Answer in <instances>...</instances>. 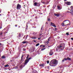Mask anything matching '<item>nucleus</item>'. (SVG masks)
I'll use <instances>...</instances> for the list:
<instances>
[{
    "mask_svg": "<svg viewBox=\"0 0 73 73\" xmlns=\"http://www.w3.org/2000/svg\"><path fill=\"white\" fill-rule=\"evenodd\" d=\"M64 48V46H62V44H60V46H57L56 48V50L57 51H59V52L60 51L59 50H63Z\"/></svg>",
    "mask_w": 73,
    "mask_h": 73,
    "instance_id": "obj_1",
    "label": "nucleus"
},
{
    "mask_svg": "<svg viewBox=\"0 0 73 73\" xmlns=\"http://www.w3.org/2000/svg\"><path fill=\"white\" fill-rule=\"evenodd\" d=\"M52 61L53 62L55 66L58 64V61L57 60H52Z\"/></svg>",
    "mask_w": 73,
    "mask_h": 73,
    "instance_id": "obj_2",
    "label": "nucleus"
},
{
    "mask_svg": "<svg viewBox=\"0 0 73 73\" xmlns=\"http://www.w3.org/2000/svg\"><path fill=\"white\" fill-rule=\"evenodd\" d=\"M50 65L51 66H55V65H54V64L52 60L50 61Z\"/></svg>",
    "mask_w": 73,
    "mask_h": 73,
    "instance_id": "obj_3",
    "label": "nucleus"
},
{
    "mask_svg": "<svg viewBox=\"0 0 73 73\" xmlns=\"http://www.w3.org/2000/svg\"><path fill=\"white\" fill-rule=\"evenodd\" d=\"M31 57L29 58L28 59H26L25 61V65H26V64H27L28 62H29V60H31Z\"/></svg>",
    "mask_w": 73,
    "mask_h": 73,
    "instance_id": "obj_4",
    "label": "nucleus"
},
{
    "mask_svg": "<svg viewBox=\"0 0 73 73\" xmlns=\"http://www.w3.org/2000/svg\"><path fill=\"white\" fill-rule=\"evenodd\" d=\"M71 60V59H70V58H69V57H68L67 58H64V59H63L62 60V62H64V61L65 60Z\"/></svg>",
    "mask_w": 73,
    "mask_h": 73,
    "instance_id": "obj_5",
    "label": "nucleus"
},
{
    "mask_svg": "<svg viewBox=\"0 0 73 73\" xmlns=\"http://www.w3.org/2000/svg\"><path fill=\"white\" fill-rule=\"evenodd\" d=\"M20 8H21V5L19 4H18L17 6V9H20Z\"/></svg>",
    "mask_w": 73,
    "mask_h": 73,
    "instance_id": "obj_6",
    "label": "nucleus"
},
{
    "mask_svg": "<svg viewBox=\"0 0 73 73\" xmlns=\"http://www.w3.org/2000/svg\"><path fill=\"white\" fill-rule=\"evenodd\" d=\"M51 25L52 26V27H53L55 28H56V25L54 24V23L51 22Z\"/></svg>",
    "mask_w": 73,
    "mask_h": 73,
    "instance_id": "obj_7",
    "label": "nucleus"
},
{
    "mask_svg": "<svg viewBox=\"0 0 73 73\" xmlns=\"http://www.w3.org/2000/svg\"><path fill=\"white\" fill-rule=\"evenodd\" d=\"M70 8L71 9L70 11L71 12H72V15H73V6H72L70 7Z\"/></svg>",
    "mask_w": 73,
    "mask_h": 73,
    "instance_id": "obj_8",
    "label": "nucleus"
},
{
    "mask_svg": "<svg viewBox=\"0 0 73 73\" xmlns=\"http://www.w3.org/2000/svg\"><path fill=\"white\" fill-rule=\"evenodd\" d=\"M66 4L67 5H71V3L70 2H67Z\"/></svg>",
    "mask_w": 73,
    "mask_h": 73,
    "instance_id": "obj_9",
    "label": "nucleus"
},
{
    "mask_svg": "<svg viewBox=\"0 0 73 73\" xmlns=\"http://www.w3.org/2000/svg\"><path fill=\"white\" fill-rule=\"evenodd\" d=\"M53 52L50 51V52L49 54L50 56H52V55H53Z\"/></svg>",
    "mask_w": 73,
    "mask_h": 73,
    "instance_id": "obj_10",
    "label": "nucleus"
},
{
    "mask_svg": "<svg viewBox=\"0 0 73 73\" xmlns=\"http://www.w3.org/2000/svg\"><path fill=\"white\" fill-rule=\"evenodd\" d=\"M31 38H32V39H36V38H37L35 37V36H33Z\"/></svg>",
    "mask_w": 73,
    "mask_h": 73,
    "instance_id": "obj_11",
    "label": "nucleus"
},
{
    "mask_svg": "<svg viewBox=\"0 0 73 73\" xmlns=\"http://www.w3.org/2000/svg\"><path fill=\"white\" fill-rule=\"evenodd\" d=\"M23 56H24V55H22V56H21V61H23Z\"/></svg>",
    "mask_w": 73,
    "mask_h": 73,
    "instance_id": "obj_12",
    "label": "nucleus"
},
{
    "mask_svg": "<svg viewBox=\"0 0 73 73\" xmlns=\"http://www.w3.org/2000/svg\"><path fill=\"white\" fill-rule=\"evenodd\" d=\"M27 42H28V41H23L22 42L23 44H25L26 43H27Z\"/></svg>",
    "mask_w": 73,
    "mask_h": 73,
    "instance_id": "obj_13",
    "label": "nucleus"
},
{
    "mask_svg": "<svg viewBox=\"0 0 73 73\" xmlns=\"http://www.w3.org/2000/svg\"><path fill=\"white\" fill-rule=\"evenodd\" d=\"M66 13H71L72 15V12H71V11H68L66 12Z\"/></svg>",
    "mask_w": 73,
    "mask_h": 73,
    "instance_id": "obj_14",
    "label": "nucleus"
},
{
    "mask_svg": "<svg viewBox=\"0 0 73 73\" xmlns=\"http://www.w3.org/2000/svg\"><path fill=\"white\" fill-rule=\"evenodd\" d=\"M58 10H60L61 9V8L60 7V6H58Z\"/></svg>",
    "mask_w": 73,
    "mask_h": 73,
    "instance_id": "obj_15",
    "label": "nucleus"
},
{
    "mask_svg": "<svg viewBox=\"0 0 73 73\" xmlns=\"http://www.w3.org/2000/svg\"><path fill=\"white\" fill-rule=\"evenodd\" d=\"M1 58H2L3 59L5 58V56H2L1 57Z\"/></svg>",
    "mask_w": 73,
    "mask_h": 73,
    "instance_id": "obj_16",
    "label": "nucleus"
},
{
    "mask_svg": "<svg viewBox=\"0 0 73 73\" xmlns=\"http://www.w3.org/2000/svg\"><path fill=\"white\" fill-rule=\"evenodd\" d=\"M9 66V65L8 64H7L5 66V67H8Z\"/></svg>",
    "mask_w": 73,
    "mask_h": 73,
    "instance_id": "obj_17",
    "label": "nucleus"
},
{
    "mask_svg": "<svg viewBox=\"0 0 73 73\" xmlns=\"http://www.w3.org/2000/svg\"><path fill=\"white\" fill-rule=\"evenodd\" d=\"M37 33V32H34L33 33V35H36Z\"/></svg>",
    "mask_w": 73,
    "mask_h": 73,
    "instance_id": "obj_18",
    "label": "nucleus"
},
{
    "mask_svg": "<svg viewBox=\"0 0 73 73\" xmlns=\"http://www.w3.org/2000/svg\"><path fill=\"white\" fill-rule=\"evenodd\" d=\"M39 44H40L38 43L36 44V46H38V45H39Z\"/></svg>",
    "mask_w": 73,
    "mask_h": 73,
    "instance_id": "obj_19",
    "label": "nucleus"
},
{
    "mask_svg": "<svg viewBox=\"0 0 73 73\" xmlns=\"http://www.w3.org/2000/svg\"><path fill=\"white\" fill-rule=\"evenodd\" d=\"M39 66H43V64H40L39 65Z\"/></svg>",
    "mask_w": 73,
    "mask_h": 73,
    "instance_id": "obj_20",
    "label": "nucleus"
},
{
    "mask_svg": "<svg viewBox=\"0 0 73 73\" xmlns=\"http://www.w3.org/2000/svg\"><path fill=\"white\" fill-rule=\"evenodd\" d=\"M29 54H27V56L26 58H28V57H29Z\"/></svg>",
    "mask_w": 73,
    "mask_h": 73,
    "instance_id": "obj_21",
    "label": "nucleus"
},
{
    "mask_svg": "<svg viewBox=\"0 0 73 73\" xmlns=\"http://www.w3.org/2000/svg\"><path fill=\"white\" fill-rule=\"evenodd\" d=\"M23 50L25 51V50H26V49H25V48H23Z\"/></svg>",
    "mask_w": 73,
    "mask_h": 73,
    "instance_id": "obj_22",
    "label": "nucleus"
},
{
    "mask_svg": "<svg viewBox=\"0 0 73 73\" xmlns=\"http://www.w3.org/2000/svg\"><path fill=\"white\" fill-rule=\"evenodd\" d=\"M34 5H37V3L36 2V3H35Z\"/></svg>",
    "mask_w": 73,
    "mask_h": 73,
    "instance_id": "obj_23",
    "label": "nucleus"
},
{
    "mask_svg": "<svg viewBox=\"0 0 73 73\" xmlns=\"http://www.w3.org/2000/svg\"><path fill=\"white\" fill-rule=\"evenodd\" d=\"M14 68L15 69H17L18 68V67L17 66L15 67Z\"/></svg>",
    "mask_w": 73,
    "mask_h": 73,
    "instance_id": "obj_24",
    "label": "nucleus"
},
{
    "mask_svg": "<svg viewBox=\"0 0 73 73\" xmlns=\"http://www.w3.org/2000/svg\"><path fill=\"white\" fill-rule=\"evenodd\" d=\"M47 64H49V61L48 60L47 61Z\"/></svg>",
    "mask_w": 73,
    "mask_h": 73,
    "instance_id": "obj_25",
    "label": "nucleus"
},
{
    "mask_svg": "<svg viewBox=\"0 0 73 73\" xmlns=\"http://www.w3.org/2000/svg\"><path fill=\"white\" fill-rule=\"evenodd\" d=\"M28 37V35H27L26 37V39H27V38Z\"/></svg>",
    "mask_w": 73,
    "mask_h": 73,
    "instance_id": "obj_26",
    "label": "nucleus"
},
{
    "mask_svg": "<svg viewBox=\"0 0 73 73\" xmlns=\"http://www.w3.org/2000/svg\"><path fill=\"white\" fill-rule=\"evenodd\" d=\"M45 48H42L41 49V50H44V49H45Z\"/></svg>",
    "mask_w": 73,
    "mask_h": 73,
    "instance_id": "obj_27",
    "label": "nucleus"
},
{
    "mask_svg": "<svg viewBox=\"0 0 73 73\" xmlns=\"http://www.w3.org/2000/svg\"><path fill=\"white\" fill-rule=\"evenodd\" d=\"M62 25L64 26V25H65V24H64V23H62Z\"/></svg>",
    "mask_w": 73,
    "mask_h": 73,
    "instance_id": "obj_28",
    "label": "nucleus"
},
{
    "mask_svg": "<svg viewBox=\"0 0 73 73\" xmlns=\"http://www.w3.org/2000/svg\"><path fill=\"white\" fill-rule=\"evenodd\" d=\"M66 35H69V33H66Z\"/></svg>",
    "mask_w": 73,
    "mask_h": 73,
    "instance_id": "obj_29",
    "label": "nucleus"
},
{
    "mask_svg": "<svg viewBox=\"0 0 73 73\" xmlns=\"http://www.w3.org/2000/svg\"><path fill=\"white\" fill-rule=\"evenodd\" d=\"M19 37H20V36H21V34H20L19 33Z\"/></svg>",
    "mask_w": 73,
    "mask_h": 73,
    "instance_id": "obj_30",
    "label": "nucleus"
},
{
    "mask_svg": "<svg viewBox=\"0 0 73 73\" xmlns=\"http://www.w3.org/2000/svg\"><path fill=\"white\" fill-rule=\"evenodd\" d=\"M50 19H49V18H48V21H50Z\"/></svg>",
    "mask_w": 73,
    "mask_h": 73,
    "instance_id": "obj_31",
    "label": "nucleus"
},
{
    "mask_svg": "<svg viewBox=\"0 0 73 73\" xmlns=\"http://www.w3.org/2000/svg\"><path fill=\"white\" fill-rule=\"evenodd\" d=\"M68 21V20H66L64 21V22H65L66 21Z\"/></svg>",
    "mask_w": 73,
    "mask_h": 73,
    "instance_id": "obj_32",
    "label": "nucleus"
},
{
    "mask_svg": "<svg viewBox=\"0 0 73 73\" xmlns=\"http://www.w3.org/2000/svg\"><path fill=\"white\" fill-rule=\"evenodd\" d=\"M49 41H47L46 42V43H47V44H48V43H49Z\"/></svg>",
    "mask_w": 73,
    "mask_h": 73,
    "instance_id": "obj_33",
    "label": "nucleus"
},
{
    "mask_svg": "<svg viewBox=\"0 0 73 73\" xmlns=\"http://www.w3.org/2000/svg\"><path fill=\"white\" fill-rule=\"evenodd\" d=\"M54 16H57V14H54Z\"/></svg>",
    "mask_w": 73,
    "mask_h": 73,
    "instance_id": "obj_34",
    "label": "nucleus"
},
{
    "mask_svg": "<svg viewBox=\"0 0 73 73\" xmlns=\"http://www.w3.org/2000/svg\"><path fill=\"white\" fill-rule=\"evenodd\" d=\"M42 48H45V46H42Z\"/></svg>",
    "mask_w": 73,
    "mask_h": 73,
    "instance_id": "obj_35",
    "label": "nucleus"
},
{
    "mask_svg": "<svg viewBox=\"0 0 73 73\" xmlns=\"http://www.w3.org/2000/svg\"><path fill=\"white\" fill-rule=\"evenodd\" d=\"M23 66V65H21V66H20L21 68H22Z\"/></svg>",
    "mask_w": 73,
    "mask_h": 73,
    "instance_id": "obj_36",
    "label": "nucleus"
},
{
    "mask_svg": "<svg viewBox=\"0 0 73 73\" xmlns=\"http://www.w3.org/2000/svg\"><path fill=\"white\" fill-rule=\"evenodd\" d=\"M59 16V14H56V16Z\"/></svg>",
    "mask_w": 73,
    "mask_h": 73,
    "instance_id": "obj_37",
    "label": "nucleus"
},
{
    "mask_svg": "<svg viewBox=\"0 0 73 73\" xmlns=\"http://www.w3.org/2000/svg\"><path fill=\"white\" fill-rule=\"evenodd\" d=\"M3 34V33H0V35H2Z\"/></svg>",
    "mask_w": 73,
    "mask_h": 73,
    "instance_id": "obj_38",
    "label": "nucleus"
},
{
    "mask_svg": "<svg viewBox=\"0 0 73 73\" xmlns=\"http://www.w3.org/2000/svg\"><path fill=\"white\" fill-rule=\"evenodd\" d=\"M42 28H43V27H41V30H42Z\"/></svg>",
    "mask_w": 73,
    "mask_h": 73,
    "instance_id": "obj_39",
    "label": "nucleus"
},
{
    "mask_svg": "<svg viewBox=\"0 0 73 73\" xmlns=\"http://www.w3.org/2000/svg\"><path fill=\"white\" fill-rule=\"evenodd\" d=\"M42 46H43V45H41L40 46V47H41Z\"/></svg>",
    "mask_w": 73,
    "mask_h": 73,
    "instance_id": "obj_40",
    "label": "nucleus"
},
{
    "mask_svg": "<svg viewBox=\"0 0 73 73\" xmlns=\"http://www.w3.org/2000/svg\"><path fill=\"white\" fill-rule=\"evenodd\" d=\"M71 40H73V38H71Z\"/></svg>",
    "mask_w": 73,
    "mask_h": 73,
    "instance_id": "obj_41",
    "label": "nucleus"
},
{
    "mask_svg": "<svg viewBox=\"0 0 73 73\" xmlns=\"http://www.w3.org/2000/svg\"><path fill=\"white\" fill-rule=\"evenodd\" d=\"M40 38H38V40H40Z\"/></svg>",
    "mask_w": 73,
    "mask_h": 73,
    "instance_id": "obj_42",
    "label": "nucleus"
},
{
    "mask_svg": "<svg viewBox=\"0 0 73 73\" xmlns=\"http://www.w3.org/2000/svg\"><path fill=\"white\" fill-rule=\"evenodd\" d=\"M34 42H36V40H34Z\"/></svg>",
    "mask_w": 73,
    "mask_h": 73,
    "instance_id": "obj_43",
    "label": "nucleus"
},
{
    "mask_svg": "<svg viewBox=\"0 0 73 73\" xmlns=\"http://www.w3.org/2000/svg\"><path fill=\"white\" fill-rule=\"evenodd\" d=\"M25 37V36L23 38H24Z\"/></svg>",
    "mask_w": 73,
    "mask_h": 73,
    "instance_id": "obj_44",
    "label": "nucleus"
},
{
    "mask_svg": "<svg viewBox=\"0 0 73 73\" xmlns=\"http://www.w3.org/2000/svg\"><path fill=\"white\" fill-rule=\"evenodd\" d=\"M68 10H70V9H69V8H68Z\"/></svg>",
    "mask_w": 73,
    "mask_h": 73,
    "instance_id": "obj_45",
    "label": "nucleus"
},
{
    "mask_svg": "<svg viewBox=\"0 0 73 73\" xmlns=\"http://www.w3.org/2000/svg\"><path fill=\"white\" fill-rule=\"evenodd\" d=\"M50 40H49V39H48V41H49Z\"/></svg>",
    "mask_w": 73,
    "mask_h": 73,
    "instance_id": "obj_46",
    "label": "nucleus"
},
{
    "mask_svg": "<svg viewBox=\"0 0 73 73\" xmlns=\"http://www.w3.org/2000/svg\"><path fill=\"white\" fill-rule=\"evenodd\" d=\"M69 25V24H68V25H65V26H66V25Z\"/></svg>",
    "mask_w": 73,
    "mask_h": 73,
    "instance_id": "obj_47",
    "label": "nucleus"
},
{
    "mask_svg": "<svg viewBox=\"0 0 73 73\" xmlns=\"http://www.w3.org/2000/svg\"><path fill=\"white\" fill-rule=\"evenodd\" d=\"M36 37H38V35H36Z\"/></svg>",
    "mask_w": 73,
    "mask_h": 73,
    "instance_id": "obj_48",
    "label": "nucleus"
},
{
    "mask_svg": "<svg viewBox=\"0 0 73 73\" xmlns=\"http://www.w3.org/2000/svg\"><path fill=\"white\" fill-rule=\"evenodd\" d=\"M1 45V43H0V45Z\"/></svg>",
    "mask_w": 73,
    "mask_h": 73,
    "instance_id": "obj_49",
    "label": "nucleus"
},
{
    "mask_svg": "<svg viewBox=\"0 0 73 73\" xmlns=\"http://www.w3.org/2000/svg\"><path fill=\"white\" fill-rule=\"evenodd\" d=\"M17 25H15V27H17Z\"/></svg>",
    "mask_w": 73,
    "mask_h": 73,
    "instance_id": "obj_50",
    "label": "nucleus"
},
{
    "mask_svg": "<svg viewBox=\"0 0 73 73\" xmlns=\"http://www.w3.org/2000/svg\"><path fill=\"white\" fill-rule=\"evenodd\" d=\"M55 29H56V28H55Z\"/></svg>",
    "mask_w": 73,
    "mask_h": 73,
    "instance_id": "obj_51",
    "label": "nucleus"
},
{
    "mask_svg": "<svg viewBox=\"0 0 73 73\" xmlns=\"http://www.w3.org/2000/svg\"><path fill=\"white\" fill-rule=\"evenodd\" d=\"M46 24H48V23L46 22Z\"/></svg>",
    "mask_w": 73,
    "mask_h": 73,
    "instance_id": "obj_52",
    "label": "nucleus"
},
{
    "mask_svg": "<svg viewBox=\"0 0 73 73\" xmlns=\"http://www.w3.org/2000/svg\"><path fill=\"white\" fill-rule=\"evenodd\" d=\"M10 61H13V60H11Z\"/></svg>",
    "mask_w": 73,
    "mask_h": 73,
    "instance_id": "obj_53",
    "label": "nucleus"
},
{
    "mask_svg": "<svg viewBox=\"0 0 73 73\" xmlns=\"http://www.w3.org/2000/svg\"><path fill=\"white\" fill-rule=\"evenodd\" d=\"M50 37L49 38V39H50Z\"/></svg>",
    "mask_w": 73,
    "mask_h": 73,
    "instance_id": "obj_54",
    "label": "nucleus"
},
{
    "mask_svg": "<svg viewBox=\"0 0 73 73\" xmlns=\"http://www.w3.org/2000/svg\"><path fill=\"white\" fill-rule=\"evenodd\" d=\"M1 14L0 15V16H1Z\"/></svg>",
    "mask_w": 73,
    "mask_h": 73,
    "instance_id": "obj_55",
    "label": "nucleus"
},
{
    "mask_svg": "<svg viewBox=\"0 0 73 73\" xmlns=\"http://www.w3.org/2000/svg\"><path fill=\"white\" fill-rule=\"evenodd\" d=\"M24 6L25 7V5H24Z\"/></svg>",
    "mask_w": 73,
    "mask_h": 73,
    "instance_id": "obj_56",
    "label": "nucleus"
},
{
    "mask_svg": "<svg viewBox=\"0 0 73 73\" xmlns=\"http://www.w3.org/2000/svg\"><path fill=\"white\" fill-rule=\"evenodd\" d=\"M27 27H28V26L27 25Z\"/></svg>",
    "mask_w": 73,
    "mask_h": 73,
    "instance_id": "obj_57",
    "label": "nucleus"
},
{
    "mask_svg": "<svg viewBox=\"0 0 73 73\" xmlns=\"http://www.w3.org/2000/svg\"><path fill=\"white\" fill-rule=\"evenodd\" d=\"M43 3H44V2H43Z\"/></svg>",
    "mask_w": 73,
    "mask_h": 73,
    "instance_id": "obj_58",
    "label": "nucleus"
},
{
    "mask_svg": "<svg viewBox=\"0 0 73 73\" xmlns=\"http://www.w3.org/2000/svg\"><path fill=\"white\" fill-rule=\"evenodd\" d=\"M0 13H1V12L0 11Z\"/></svg>",
    "mask_w": 73,
    "mask_h": 73,
    "instance_id": "obj_59",
    "label": "nucleus"
},
{
    "mask_svg": "<svg viewBox=\"0 0 73 73\" xmlns=\"http://www.w3.org/2000/svg\"><path fill=\"white\" fill-rule=\"evenodd\" d=\"M1 28H0V29H1Z\"/></svg>",
    "mask_w": 73,
    "mask_h": 73,
    "instance_id": "obj_60",
    "label": "nucleus"
},
{
    "mask_svg": "<svg viewBox=\"0 0 73 73\" xmlns=\"http://www.w3.org/2000/svg\"><path fill=\"white\" fill-rule=\"evenodd\" d=\"M67 29H67L66 30H67Z\"/></svg>",
    "mask_w": 73,
    "mask_h": 73,
    "instance_id": "obj_61",
    "label": "nucleus"
}]
</instances>
